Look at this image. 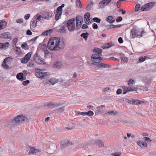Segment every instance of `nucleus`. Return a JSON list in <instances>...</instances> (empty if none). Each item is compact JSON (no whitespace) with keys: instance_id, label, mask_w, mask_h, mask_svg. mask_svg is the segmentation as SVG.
<instances>
[{"instance_id":"30","label":"nucleus","mask_w":156,"mask_h":156,"mask_svg":"<svg viewBox=\"0 0 156 156\" xmlns=\"http://www.w3.org/2000/svg\"><path fill=\"white\" fill-rule=\"evenodd\" d=\"M16 78L19 80H23V73H18L16 76Z\"/></svg>"},{"instance_id":"7","label":"nucleus","mask_w":156,"mask_h":156,"mask_svg":"<svg viewBox=\"0 0 156 156\" xmlns=\"http://www.w3.org/2000/svg\"><path fill=\"white\" fill-rule=\"evenodd\" d=\"M34 59L35 62L38 64H44L45 63L44 59L41 58L37 53H35L34 55Z\"/></svg>"},{"instance_id":"63","label":"nucleus","mask_w":156,"mask_h":156,"mask_svg":"<svg viewBox=\"0 0 156 156\" xmlns=\"http://www.w3.org/2000/svg\"><path fill=\"white\" fill-rule=\"evenodd\" d=\"M60 32L64 33L66 32V30L64 28L62 27V28L60 30Z\"/></svg>"},{"instance_id":"27","label":"nucleus","mask_w":156,"mask_h":156,"mask_svg":"<svg viewBox=\"0 0 156 156\" xmlns=\"http://www.w3.org/2000/svg\"><path fill=\"white\" fill-rule=\"evenodd\" d=\"M118 113V112L116 111H109L105 113L106 115H115Z\"/></svg>"},{"instance_id":"42","label":"nucleus","mask_w":156,"mask_h":156,"mask_svg":"<svg viewBox=\"0 0 156 156\" xmlns=\"http://www.w3.org/2000/svg\"><path fill=\"white\" fill-rule=\"evenodd\" d=\"M93 20L94 22L97 23H100L101 21V20L97 17H94L93 18Z\"/></svg>"},{"instance_id":"2","label":"nucleus","mask_w":156,"mask_h":156,"mask_svg":"<svg viewBox=\"0 0 156 156\" xmlns=\"http://www.w3.org/2000/svg\"><path fill=\"white\" fill-rule=\"evenodd\" d=\"M144 33V30L143 28H138L135 27L131 30L130 36L132 38L138 36L141 37Z\"/></svg>"},{"instance_id":"4","label":"nucleus","mask_w":156,"mask_h":156,"mask_svg":"<svg viewBox=\"0 0 156 156\" xmlns=\"http://www.w3.org/2000/svg\"><path fill=\"white\" fill-rule=\"evenodd\" d=\"M135 81L130 79L127 81V92L136 91L137 90V86L134 85Z\"/></svg>"},{"instance_id":"40","label":"nucleus","mask_w":156,"mask_h":156,"mask_svg":"<svg viewBox=\"0 0 156 156\" xmlns=\"http://www.w3.org/2000/svg\"><path fill=\"white\" fill-rule=\"evenodd\" d=\"M94 114V112L91 111H89L87 112H85V115H87L89 116L93 115Z\"/></svg>"},{"instance_id":"50","label":"nucleus","mask_w":156,"mask_h":156,"mask_svg":"<svg viewBox=\"0 0 156 156\" xmlns=\"http://www.w3.org/2000/svg\"><path fill=\"white\" fill-rule=\"evenodd\" d=\"M122 20V18L121 16H119L117 17L116 19V21L117 22H119L121 21Z\"/></svg>"},{"instance_id":"15","label":"nucleus","mask_w":156,"mask_h":156,"mask_svg":"<svg viewBox=\"0 0 156 156\" xmlns=\"http://www.w3.org/2000/svg\"><path fill=\"white\" fill-rule=\"evenodd\" d=\"M32 54L31 52H29L27 54L25 55L24 58L22 60V63H27L30 60Z\"/></svg>"},{"instance_id":"32","label":"nucleus","mask_w":156,"mask_h":156,"mask_svg":"<svg viewBox=\"0 0 156 156\" xmlns=\"http://www.w3.org/2000/svg\"><path fill=\"white\" fill-rule=\"evenodd\" d=\"M16 54L17 55H19L21 53L20 48L16 47L15 50Z\"/></svg>"},{"instance_id":"52","label":"nucleus","mask_w":156,"mask_h":156,"mask_svg":"<svg viewBox=\"0 0 156 156\" xmlns=\"http://www.w3.org/2000/svg\"><path fill=\"white\" fill-rule=\"evenodd\" d=\"M30 83V81L29 80H27L23 82L22 84L23 85H27L28 84Z\"/></svg>"},{"instance_id":"51","label":"nucleus","mask_w":156,"mask_h":156,"mask_svg":"<svg viewBox=\"0 0 156 156\" xmlns=\"http://www.w3.org/2000/svg\"><path fill=\"white\" fill-rule=\"evenodd\" d=\"M122 62V63H125L127 62V57H123L121 60Z\"/></svg>"},{"instance_id":"5","label":"nucleus","mask_w":156,"mask_h":156,"mask_svg":"<svg viewBox=\"0 0 156 156\" xmlns=\"http://www.w3.org/2000/svg\"><path fill=\"white\" fill-rule=\"evenodd\" d=\"M65 6L64 4H62L61 6L58 7L56 9V14L55 15V19L56 20H58L61 18V16L62 12V9Z\"/></svg>"},{"instance_id":"45","label":"nucleus","mask_w":156,"mask_h":156,"mask_svg":"<svg viewBox=\"0 0 156 156\" xmlns=\"http://www.w3.org/2000/svg\"><path fill=\"white\" fill-rule=\"evenodd\" d=\"M34 65V63L32 61H30L27 64V67H32Z\"/></svg>"},{"instance_id":"64","label":"nucleus","mask_w":156,"mask_h":156,"mask_svg":"<svg viewBox=\"0 0 156 156\" xmlns=\"http://www.w3.org/2000/svg\"><path fill=\"white\" fill-rule=\"evenodd\" d=\"M109 59H110L111 60H114V61H116V60H118V59L117 58H114V57H110L109 58Z\"/></svg>"},{"instance_id":"22","label":"nucleus","mask_w":156,"mask_h":156,"mask_svg":"<svg viewBox=\"0 0 156 156\" xmlns=\"http://www.w3.org/2000/svg\"><path fill=\"white\" fill-rule=\"evenodd\" d=\"M106 21L109 23L111 24L113 23L115 21V20L113 19V16H108L106 19Z\"/></svg>"},{"instance_id":"20","label":"nucleus","mask_w":156,"mask_h":156,"mask_svg":"<svg viewBox=\"0 0 156 156\" xmlns=\"http://www.w3.org/2000/svg\"><path fill=\"white\" fill-rule=\"evenodd\" d=\"M1 37L4 38L10 39L11 37V36L9 33L7 32L2 33L1 34Z\"/></svg>"},{"instance_id":"46","label":"nucleus","mask_w":156,"mask_h":156,"mask_svg":"<svg viewBox=\"0 0 156 156\" xmlns=\"http://www.w3.org/2000/svg\"><path fill=\"white\" fill-rule=\"evenodd\" d=\"M121 154L120 152H116L114 153H112V155L114 156H120Z\"/></svg>"},{"instance_id":"29","label":"nucleus","mask_w":156,"mask_h":156,"mask_svg":"<svg viewBox=\"0 0 156 156\" xmlns=\"http://www.w3.org/2000/svg\"><path fill=\"white\" fill-rule=\"evenodd\" d=\"M58 105H59L57 104V103H54L52 102L49 103L47 104V106L50 108H53Z\"/></svg>"},{"instance_id":"35","label":"nucleus","mask_w":156,"mask_h":156,"mask_svg":"<svg viewBox=\"0 0 156 156\" xmlns=\"http://www.w3.org/2000/svg\"><path fill=\"white\" fill-rule=\"evenodd\" d=\"M89 34L88 33H83L81 34V36L83 37L85 39H87L88 37Z\"/></svg>"},{"instance_id":"6","label":"nucleus","mask_w":156,"mask_h":156,"mask_svg":"<svg viewBox=\"0 0 156 156\" xmlns=\"http://www.w3.org/2000/svg\"><path fill=\"white\" fill-rule=\"evenodd\" d=\"M75 20L74 19L72 18L68 20L67 22V27L70 31H73L75 29V27L73 25Z\"/></svg>"},{"instance_id":"33","label":"nucleus","mask_w":156,"mask_h":156,"mask_svg":"<svg viewBox=\"0 0 156 156\" xmlns=\"http://www.w3.org/2000/svg\"><path fill=\"white\" fill-rule=\"evenodd\" d=\"M94 51L96 52L98 54H100L102 52L101 49L95 48H94Z\"/></svg>"},{"instance_id":"37","label":"nucleus","mask_w":156,"mask_h":156,"mask_svg":"<svg viewBox=\"0 0 156 156\" xmlns=\"http://www.w3.org/2000/svg\"><path fill=\"white\" fill-rule=\"evenodd\" d=\"M75 112L76 116H78L79 115H85V112H80L79 111H75Z\"/></svg>"},{"instance_id":"58","label":"nucleus","mask_w":156,"mask_h":156,"mask_svg":"<svg viewBox=\"0 0 156 156\" xmlns=\"http://www.w3.org/2000/svg\"><path fill=\"white\" fill-rule=\"evenodd\" d=\"M27 45V44L26 43H23L21 45V47L23 49H24Z\"/></svg>"},{"instance_id":"31","label":"nucleus","mask_w":156,"mask_h":156,"mask_svg":"<svg viewBox=\"0 0 156 156\" xmlns=\"http://www.w3.org/2000/svg\"><path fill=\"white\" fill-rule=\"evenodd\" d=\"M10 44L8 42H6L3 43V49H7L9 46Z\"/></svg>"},{"instance_id":"61","label":"nucleus","mask_w":156,"mask_h":156,"mask_svg":"<svg viewBox=\"0 0 156 156\" xmlns=\"http://www.w3.org/2000/svg\"><path fill=\"white\" fill-rule=\"evenodd\" d=\"M142 135L144 137H146L148 136V133L145 132L142 133Z\"/></svg>"},{"instance_id":"24","label":"nucleus","mask_w":156,"mask_h":156,"mask_svg":"<svg viewBox=\"0 0 156 156\" xmlns=\"http://www.w3.org/2000/svg\"><path fill=\"white\" fill-rule=\"evenodd\" d=\"M10 58V57H9L7 58H6L4 60L2 63V66L5 69L8 68L9 67V66L6 63V62L7 60L9 59V58Z\"/></svg>"},{"instance_id":"56","label":"nucleus","mask_w":156,"mask_h":156,"mask_svg":"<svg viewBox=\"0 0 156 156\" xmlns=\"http://www.w3.org/2000/svg\"><path fill=\"white\" fill-rule=\"evenodd\" d=\"M118 41L121 44L123 42V40L122 39V38L120 37L118 39Z\"/></svg>"},{"instance_id":"26","label":"nucleus","mask_w":156,"mask_h":156,"mask_svg":"<svg viewBox=\"0 0 156 156\" xmlns=\"http://www.w3.org/2000/svg\"><path fill=\"white\" fill-rule=\"evenodd\" d=\"M133 105H139L141 104L142 103H144V101H141L139 100H134L133 101Z\"/></svg>"},{"instance_id":"19","label":"nucleus","mask_w":156,"mask_h":156,"mask_svg":"<svg viewBox=\"0 0 156 156\" xmlns=\"http://www.w3.org/2000/svg\"><path fill=\"white\" fill-rule=\"evenodd\" d=\"M96 65L99 68H109L111 67V66L107 64H105L102 62H99L97 63Z\"/></svg>"},{"instance_id":"3","label":"nucleus","mask_w":156,"mask_h":156,"mask_svg":"<svg viewBox=\"0 0 156 156\" xmlns=\"http://www.w3.org/2000/svg\"><path fill=\"white\" fill-rule=\"evenodd\" d=\"M42 69H36L35 70L36 73L35 76L38 78L42 79H46L49 76L50 74L48 72H45L42 71Z\"/></svg>"},{"instance_id":"54","label":"nucleus","mask_w":156,"mask_h":156,"mask_svg":"<svg viewBox=\"0 0 156 156\" xmlns=\"http://www.w3.org/2000/svg\"><path fill=\"white\" fill-rule=\"evenodd\" d=\"M134 99H132L130 100H127V102L130 104L133 105Z\"/></svg>"},{"instance_id":"48","label":"nucleus","mask_w":156,"mask_h":156,"mask_svg":"<svg viewBox=\"0 0 156 156\" xmlns=\"http://www.w3.org/2000/svg\"><path fill=\"white\" fill-rule=\"evenodd\" d=\"M23 20L22 19H20L16 20V22L18 23H23Z\"/></svg>"},{"instance_id":"59","label":"nucleus","mask_w":156,"mask_h":156,"mask_svg":"<svg viewBox=\"0 0 156 156\" xmlns=\"http://www.w3.org/2000/svg\"><path fill=\"white\" fill-rule=\"evenodd\" d=\"M122 92V90L121 89H118L116 91V93L118 94H121Z\"/></svg>"},{"instance_id":"53","label":"nucleus","mask_w":156,"mask_h":156,"mask_svg":"<svg viewBox=\"0 0 156 156\" xmlns=\"http://www.w3.org/2000/svg\"><path fill=\"white\" fill-rule=\"evenodd\" d=\"M93 28L94 29H96L98 28V26L96 23H94L92 25Z\"/></svg>"},{"instance_id":"44","label":"nucleus","mask_w":156,"mask_h":156,"mask_svg":"<svg viewBox=\"0 0 156 156\" xmlns=\"http://www.w3.org/2000/svg\"><path fill=\"white\" fill-rule=\"evenodd\" d=\"M18 39L17 37L14 38L12 41V43L15 45H16L18 42Z\"/></svg>"},{"instance_id":"34","label":"nucleus","mask_w":156,"mask_h":156,"mask_svg":"<svg viewBox=\"0 0 156 156\" xmlns=\"http://www.w3.org/2000/svg\"><path fill=\"white\" fill-rule=\"evenodd\" d=\"M37 22L35 20H34L30 24V26L32 27L33 28H34L37 26Z\"/></svg>"},{"instance_id":"21","label":"nucleus","mask_w":156,"mask_h":156,"mask_svg":"<svg viewBox=\"0 0 156 156\" xmlns=\"http://www.w3.org/2000/svg\"><path fill=\"white\" fill-rule=\"evenodd\" d=\"M114 44L112 43V42L107 43L104 44L102 46V48H108L113 46Z\"/></svg>"},{"instance_id":"25","label":"nucleus","mask_w":156,"mask_h":156,"mask_svg":"<svg viewBox=\"0 0 156 156\" xmlns=\"http://www.w3.org/2000/svg\"><path fill=\"white\" fill-rule=\"evenodd\" d=\"M95 143L98 144L99 147H103L104 146L103 142L101 140H98L95 142Z\"/></svg>"},{"instance_id":"38","label":"nucleus","mask_w":156,"mask_h":156,"mask_svg":"<svg viewBox=\"0 0 156 156\" xmlns=\"http://www.w3.org/2000/svg\"><path fill=\"white\" fill-rule=\"evenodd\" d=\"M54 66L56 68H59L61 67V64L60 62H56L54 63Z\"/></svg>"},{"instance_id":"9","label":"nucleus","mask_w":156,"mask_h":156,"mask_svg":"<svg viewBox=\"0 0 156 156\" xmlns=\"http://www.w3.org/2000/svg\"><path fill=\"white\" fill-rule=\"evenodd\" d=\"M83 18L81 16H78L76 18V29H79L83 23Z\"/></svg>"},{"instance_id":"55","label":"nucleus","mask_w":156,"mask_h":156,"mask_svg":"<svg viewBox=\"0 0 156 156\" xmlns=\"http://www.w3.org/2000/svg\"><path fill=\"white\" fill-rule=\"evenodd\" d=\"M116 5L118 8H119L121 6V2L119 0L117 2Z\"/></svg>"},{"instance_id":"49","label":"nucleus","mask_w":156,"mask_h":156,"mask_svg":"<svg viewBox=\"0 0 156 156\" xmlns=\"http://www.w3.org/2000/svg\"><path fill=\"white\" fill-rule=\"evenodd\" d=\"M64 109V107H62L58 109L57 110L58 111V112H63Z\"/></svg>"},{"instance_id":"47","label":"nucleus","mask_w":156,"mask_h":156,"mask_svg":"<svg viewBox=\"0 0 156 156\" xmlns=\"http://www.w3.org/2000/svg\"><path fill=\"white\" fill-rule=\"evenodd\" d=\"M144 139L147 142H151V140L150 139L149 137H144Z\"/></svg>"},{"instance_id":"43","label":"nucleus","mask_w":156,"mask_h":156,"mask_svg":"<svg viewBox=\"0 0 156 156\" xmlns=\"http://www.w3.org/2000/svg\"><path fill=\"white\" fill-rule=\"evenodd\" d=\"M140 4H137L136 5L135 8V11H138L140 10Z\"/></svg>"},{"instance_id":"36","label":"nucleus","mask_w":156,"mask_h":156,"mask_svg":"<svg viewBox=\"0 0 156 156\" xmlns=\"http://www.w3.org/2000/svg\"><path fill=\"white\" fill-rule=\"evenodd\" d=\"M90 14L89 12H87L84 15V20L90 19Z\"/></svg>"},{"instance_id":"28","label":"nucleus","mask_w":156,"mask_h":156,"mask_svg":"<svg viewBox=\"0 0 156 156\" xmlns=\"http://www.w3.org/2000/svg\"><path fill=\"white\" fill-rule=\"evenodd\" d=\"M42 15L37 14L35 16L34 20L37 22H38L41 20L42 18Z\"/></svg>"},{"instance_id":"17","label":"nucleus","mask_w":156,"mask_h":156,"mask_svg":"<svg viewBox=\"0 0 156 156\" xmlns=\"http://www.w3.org/2000/svg\"><path fill=\"white\" fill-rule=\"evenodd\" d=\"M136 144L143 149L147 147V143L145 141L142 140L137 141Z\"/></svg>"},{"instance_id":"16","label":"nucleus","mask_w":156,"mask_h":156,"mask_svg":"<svg viewBox=\"0 0 156 156\" xmlns=\"http://www.w3.org/2000/svg\"><path fill=\"white\" fill-rule=\"evenodd\" d=\"M58 82V80L55 78H52L50 80H47L44 82L45 84L54 85Z\"/></svg>"},{"instance_id":"60","label":"nucleus","mask_w":156,"mask_h":156,"mask_svg":"<svg viewBox=\"0 0 156 156\" xmlns=\"http://www.w3.org/2000/svg\"><path fill=\"white\" fill-rule=\"evenodd\" d=\"M27 34L28 35H30L32 34V32L29 30H27Z\"/></svg>"},{"instance_id":"11","label":"nucleus","mask_w":156,"mask_h":156,"mask_svg":"<svg viewBox=\"0 0 156 156\" xmlns=\"http://www.w3.org/2000/svg\"><path fill=\"white\" fill-rule=\"evenodd\" d=\"M26 119L24 116L20 115L16 117L14 121H15L16 123L20 124L25 121Z\"/></svg>"},{"instance_id":"8","label":"nucleus","mask_w":156,"mask_h":156,"mask_svg":"<svg viewBox=\"0 0 156 156\" xmlns=\"http://www.w3.org/2000/svg\"><path fill=\"white\" fill-rule=\"evenodd\" d=\"M155 3L154 2H151L147 3L142 6L141 9L143 11H147L150 10L154 5Z\"/></svg>"},{"instance_id":"57","label":"nucleus","mask_w":156,"mask_h":156,"mask_svg":"<svg viewBox=\"0 0 156 156\" xmlns=\"http://www.w3.org/2000/svg\"><path fill=\"white\" fill-rule=\"evenodd\" d=\"M85 23L86 24H90L91 23V22L90 21V19H87L86 20V22Z\"/></svg>"},{"instance_id":"14","label":"nucleus","mask_w":156,"mask_h":156,"mask_svg":"<svg viewBox=\"0 0 156 156\" xmlns=\"http://www.w3.org/2000/svg\"><path fill=\"white\" fill-rule=\"evenodd\" d=\"M29 154H33V155H37L41 152L39 149H37L34 147H30Z\"/></svg>"},{"instance_id":"12","label":"nucleus","mask_w":156,"mask_h":156,"mask_svg":"<svg viewBox=\"0 0 156 156\" xmlns=\"http://www.w3.org/2000/svg\"><path fill=\"white\" fill-rule=\"evenodd\" d=\"M53 16V13L50 12H45L42 15V18L44 19L49 20Z\"/></svg>"},{"instance_id":"39","label":"nucleus","mask_w":156,"mask_h":156,"mask_svg":"<svg viewBox=\"0 0 156 156\" xmlns=\"http://www.w3.org/2000/svg\"><path fill=\"white\" fill-rule=\"evenodd\" d=\"M147 58V56H145L144 57L141 56L139 58V62H142L144 61L145 59Z\"/></svg>"},{"instance_id":"23","label":"nucleus","mask_w":156,"mask_h":156,"mask_svg":"<svg viewBox=\"0 0 156 156\" xmlns=\"http://www.w3.org/2000/svg\"><path fill=\"white\" fill-rule=\"evenodd\" d=\"M7 23L5 21H2L0 22V30L4 29L6 27Z\"/></svg>"},{"instance_id":"18","label":"nucleus","mask_w":156,"mask_h":156,"mask_svg":"<svg viewBox=\"0 0 156 156\" xmlns=\"http://www.w3.org/2000/svg\"><path fill=\"white\" fill-rule=\"evenodd\" d=\"M112 0H102L99 3V6L100 8H103L109 3Z\"/></svg>"},{"instance_id":"13","label":"nucleus","mask_w":156,"mask_h":156,"mask_svg":"<svg viewBox=\"0 0 156 156\" xmlns=\"http://www.w3.org/2000/svg\"><path fill=\"white\" fill-rule=\"evenodd\" d=\"M72 143L68 140L65 139L62 141L61 142V148H66L69 145H72Z\"/></svg>"},{"instance_id":"1","label":"nucleus","mask_w":156,"mask_h":156,"mask_svg":"<svg viewBox=\"0 0 156 156\" xmlns=\"http://www.w3.org/2000/svg\"><path fill=\"white\" fill-rule=\"evenodd\" d=\"M65 44V40L63 38L52 37L48 41V47L51 51H59L64 48Z\"/></svg>"},{"instance_id":"10","label":"nucleus","mask_w":156,"mask_h":156,"mask_svg":"<svg viewBox=\"0 0 156 156\" xmlns=\"http://www.w3.org/2000/svg\"><path fill=\"white\" fill-rule=\"evenodd\" d=\"M100 55L94 54L92 56V61L95 63H99L101 61L102 58L100 57Z\"/></svg>"},{"instance_id":"62","label":"nucleus","mask_w":156,"mask_h":156,"mask_svg":"<svg viewBox=\"0 0 156 156\" xmlns=\"http://www.w3.org/2000/svg\"><path fill=\"white\" fill-rule=\"evenodd\" d=\"M30 16V15L29 14H28L25 15L24 18L26 20H27L29 18Z\"/></svg>"},{"instance_id":"41","label":"nucleus","mask_w":156,"mask_h":156,"mask_svg":"<svg viewBox=\"0 0 156 156\" xmlns=\"http://www.w3.org/2000/svg\"><path fill=\"white\" fill-rule=\"evenodd\" d=\"M76 5L77 7H79L80 8L82 7V4L80 0H78L76 1Z\"/></svg>"}]
</instances>
